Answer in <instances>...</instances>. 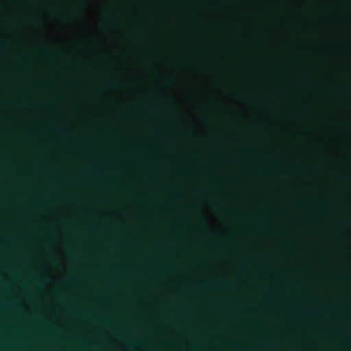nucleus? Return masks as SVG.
Masks as SVG:
<instances>
[{"mask_svg":"<svg viewBox=\"0 0 351 351\" xmlns=\"http://www.w3.org/2000/svg\"><path fill=\"white\" fill-rule=\"evenodd\" d=\"M30 283L34 284L36 286H37L38 287H43V283L41 282L40 278H35V280L34 281H31Z\"/></svg>","mask_w":351,"mask_h":351,"instance_id":"5","label":"nucleus"},{"mask_svg":"<svg viewBox=\"0 0 351 351\" xmlns=\"http://www.w3.org/2000/svg\"><path fill=\"white\" fill-rule=\"evenodd\" d=\"M66 285H69L68 282H64Z\"/></svg>","mask_w":351,"mask_h":351,"instance_id":"7","label":"nucleus"},{"mask_svg":"<svg viewBox=\"0 0 351 351\" xmlns=\"http://www.w3.org/2000/svg\"><path fill=\"white\" fill-rule=\"evenodd\" d=\"M279 292V289L269 287H261L258 288V293L260 295L267 297L271 298L276 295Z\"/></svg>","mask_w":351,"mask_h":351,"instance_id":"2","label":"nucleus"},{"mask_svg":"<svg viewBox=\"0 0 351 351\" xmlns=\"http://www.w3.org/2000/svg\"><path fill=\"white\" fill-rule=\"evenodd\" d=\"M149 287L148 285L147 284H142V285H138V286H134L132 287V291L134 292H137V291H146L149 289Z\"/></svg>","mask_w":351,"mask_h":351,"instance_id":"3","label":"nucleus"},{"mask_svg":"<svg viewBox=\"0 0 351 351\" xmlns=\"http://www.w3.org/2000/svg\"><path fill=\"white\" fill-rule=\"evenodd\" d=\"M195 288L204 290L217 289L221 291H230L235 288V283L234 282L215 278L199 281L197 284Z\"/></svg>","mask_w":351,"mask_h":351,"instance_id":"1","label":"nucleus"},{"mask_svg":"<svg viewBox=\"0 0 351 351\" xmlns=\"http://www.w3.org/2000/svg\"><path fill=\"white\" fill-rule=\"evenodd\" d=\"M194 288H192V287H183V289L184 291H191V289H193Z\"/></svg>","mask_w":351,"mask_h":351,"instance_id":"6","label":"nucleus"},{"mask_svg":"<svg viewBox=\"0 0 351 351\" xmlns=\"http://www.w3.org/2000/svg\"><path fill=\"white\" fill-rule=\"evenodd\" d=\"M2 286L0 287V293H4L7 290L10 289L11 288L10 285L5 283L4 281H1Z\"/></svg>","mask_w":351,"mask_h":351,"instance_id":"4","label":"nucleus"}]
</instances>
